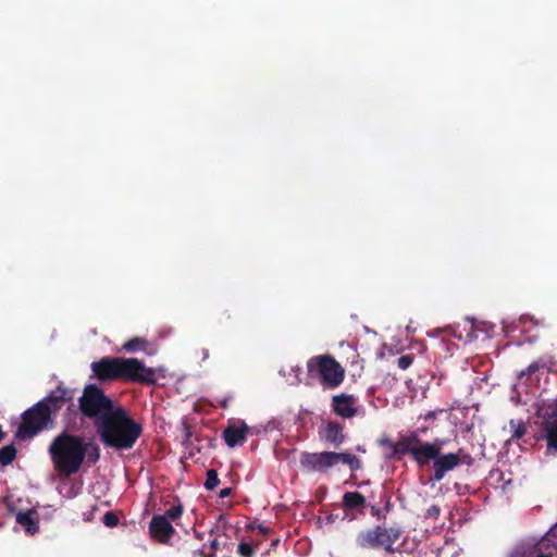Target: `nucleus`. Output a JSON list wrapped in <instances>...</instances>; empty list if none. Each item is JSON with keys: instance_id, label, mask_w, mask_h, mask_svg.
Returning <instances> with one entry per match:
<instances>
[{"instance_id": "f257e3e1", "label": "nucleus", "mask_w": 557, "mask_h": 557, "mask_svg": "<svg viewBox=\"0 0 557 557\" xmlns=\"http://www.w3.org/2000/svg\"><path fill=\"white\" fill-rule=\"evenodd\" d=\"M445 443L441 438L424 442L418 436L417 432L400 434L397 442H393L387 437L379 441L380 446L389 449V458L400 460L404 456L409 455L420 468L433 461L430 480L434 482L442 481L447 472L454 470L459 465H470L472 461L471 456L463 449H459L457 453L442 454L441 450Z\"/></svg>"}, {"instance_id": "f03ea898", "label": "nucleus", "mask_w": 557, "mask_h": 557, "mask_svg": "<svg viewBox=\"0 0 557 557\" xmlns=\"http://www.w3.org/2000/svg\"><path fill=\"white\" fill-rule=\"evenodd\" d=\"M95 377L100 382H124L154 385L157 382L156 370L147 368L137 358L102 357L90 364Z\"/></svg>"}, {"instance_id": "7ed1b4c3", "label": "nucleus", "mask_w": 557, "mask_h": 557, "mask_svg": "<svg viewBox=\"0 0 557 557\" xmlns=\"http://www.w3.org/2000/svg\"><path fill=\"white\" fill-rule=\"evenodd\" d=\"M96 432L104 446L123 450L133 448L143 434V426L120 405L97 424Z\"/></svg>"}, {"instance_id": "20e7f679", "label": "nucleus", "mask_w": 557, "mask_h": 557, "mask_svg": "<svg viewBox=\"0 0 557 557\" xmlns=\"http://www.w3.org/2000/svg\"><path fill=\"white\" fill-rule=\"evenodd\" d=\"M48 453L58 475L61 479H69L85 463V438L62 432L50 443Z\"/></svg>"}, {"instance_id": "39448f33", "label": "nucleus", "mask_w": 557, "mask_h": 557, "mask_svg": "<svg viewBox=\"0 0 557 557\" xmlns=\"http://www.w3.org/2000/svg\"><path fill=\"white\" fill-rule=\"evenodd\" d=\"M119 406L98 385L88 384L78 398L77 408L82 419L92 421L97 429V424L109 417Z\"/></svg>"}, {"instance_id": "423d86ee", "label": "nucleus", "mask_w": 557, "mask_h": 557, "mask_svg": "<svg viewBox=\"0 0 557 557\" xmlns=\"http://www.w3.org/2000/svg\"><path fill=\"white\" fill-rule=\"evenodd\" d=\"M403 530L398 525L386 527L377 524L371 529L361 530L356 534L355 544L363 550L382 549L388 555L397 552L395 543L400 539Z\"/></svg>"}, {"instance_id": "0eeeda50", "label": "nucleus", "mask_w": 557, "mask_h": 557, "mask_svg": "<svg viewBox=\"0 0 557 557\" xmlns=\"http://www.w3.org/2000/svg\"><path fill=\"white\" fill-rule=\"evenodd\" d=\"M339 462L347 465L352 472L361 469V460L350 453L302 451L299 457L301 468L311 472L324 473Z\"/></svg>"}, {"instance_id": "6e6552de", "label": "nucleus", "mask_w": 557, "mask_h": 557, "mask_svg": "<svg viewBox=\"0 0 557 557\" xmlns=\"http://www.w3.org/2000/svg\"><path fill=\"white\" fill-rule=\"evenodd\" d=\"M308 375L319 379L330 389L337 388L345 380V369L332 355L313 356L307 361Z\"/></svg>"}, {"instance_id": "1a4fd4ad", "label": "nucleus", "mask_w": 557, "mask_h": 557, "mask_svg": "<svg viewBox=\"0 0 557 557\" xmlns=\"http://www.w3.org/2000/svg\"><path fill=\"white\" fill-rule=\"evenodd\" d=\"M51 423L49 409L44 403L38 401L22 413V422L17 428L16 435L21 438L33 437Z\"/></svg>"}, {"instance_id": "9d476101", "label": "nucleus", "mask_w": 557, "mask_h": 557, "mask_svg": "<svg viewBox=\"0 0 557 557\" xmlns=\"http://www.w3.org/2000/svg\"><path fill=\"white\" fill-rule=\"evenodd\" d=\"M73 398L74 391L60 384L39 403H44L46 405V407L49 409V414L52 418V416H55L57 412L60 411L65 405H69L67 410H72L74 407Z\"/></svg>"}, {"instance_id": "9b49d317", "label": "nucleus", "mask_w": 557, "mask_h": 557, "mask_svg": "<svg viewBox=\"0 0 557 557\" xmlns=\"http://www.w3.org/2000/svg\"><path fill=\"white\" fill-rule=\"evenodd\" d=\"M358 398L355 395L341 393L331 399L332 411L343 418L351 419L358 414Z\"/></svg>"}, {"instance_id": "f8f14e48", "label": "nucleus", "mask_w": 557, "mask_h": 557, "mask_svg": "<svg viewBox=\"0 0 557 557\" xmlns=\"http://www.w3.org/2000/svg\"><path fill=\"white\" fill-rule=\"evenodd\" d=\"M175 530L165 516L154 515L149 522V533L152 539L159 543L166 544L170 542Z\"/></svg>"}, {"instance_id": "ddd939ff", "label": "nucleus", "mask_w": 557, "mask_h": 557, "mask_svg": "<svg viewBox=\"0 0 557 557\" xmlns=\"http://www.w3.org/2000/svg\"><path fill=\"white\" fill-rule=\"evenodd\" d=\"M249 434H252L251 428H249L244 421L238 423H228L223 430L222 436L228 447L242 446Z\"/></svg>"}, {"instance_id": "4468645a", "label": "nucleus", "mask_w": 557, "mask_h": 557, "mask_svg": "<svg viewBox=\"0 0 557 557\" xmlns=\"http://www.w3.org/2000/svg\"><path fill=\"white\" fill-rule=\"evenodd\" d=\"M322 441L338 448L345 442L344 426L337 421H329L319 429Z\"/></svg>"}, {"instance_id": "2eb2a0df", "label": "nucleus", "mask_w": 557, "mask_h": 557, "mask_svg": "<svg viewBox=\"0 0 557 557\" xmlns=\"http://www.w3.org/2000/svg\"><path fill=\"white\" fill-rule=\"evenodd\" d=\"M366 505V497L359 492H346L343 495V506L346 510L360 509Z\"/></svg>"}, {"instance_id": "dca6fc26", "label": "nucleus", "mask_w": 557, "mask_h": 557, "mask_svg": "<svg viewBox=\"0 0 557 557\" xmlns=\"http://www.w3.org/2000/svg\"><path fill=\"white\" fill-rule=\"evenodd\" d=\"M16 522L29 534H35L39 529L37 520L33 518V511L18 512L16 515Z\"/></svg>"}, {"instance_id": "f3484780", "label": "nucleus", "mask_w": 557, "mask_h": 557, "mask_svg": "<svg viewBox=\"0 0 557 557\" xmlns=\"http://www.w3.org/2000/svg\"><path fill=\"white\" fill-rule=\"evenodd\" d=\"M552 367L553 364L546 362L544 358H540L536 361H533L531 364H529V367L525 370L521 371L520 374L518 375V379L521 381L524 377H527L528 380L529 376L536 373L540 369L546 368L547 370H550Z\"/></svg>"}, {"instance_id": "a211bd4d", "label": "nucleus", "mask_w": 557, "mask_h": 557, "mask_svg": "<svg viewBox=\"0 0 557 557\" xmlns=\"http://www.w3.org/2000/svg\"><path fill=\"white\" fill-rule=\"evenodd\" d=\"M85 454L88 466L96 465L100 459V447L91 441L85 440Z\"/></svg>"}, {"instance_id": "6ab92c4d", "label": "nucleus", "mask_w": 557, "mask_h": 557, "mask_svg": "<svg viewBox=\"0 0 557 557\" xmlns=\"http://www.w3.org/2000/svg\"><path fill=\"white\" fill-rule=\"evenodd\" d=\"M17 454L14 444L7 445L0 449V465L7 467L13 462Z\"/></svg>"}, {"instance_id": "aec40b11", "label": "nucleus", "mask_w": 557, "mask_h": 557, "mask_svg": "<svg viewBox=\"0 0 557 557\" xmlns=\"http://www.w3.org/2000/svg\"><path fill=\"white\" fill-rule=\"evenodd\" d=\"M148 346V342L141 337H134L127 341L123 345V349L127 352H134L137 350H145Z\"/></svg>"}, {"instance_id": "412c9836", "label": "nucleus", "mask_w": 557, "mask_h": 557, "mask_svg": "<svg viewBox=\"0 0 557 557\" xmlns=\"http://www.w3.org/2000/svg\"><path fill=\"white\" fill-rule=\"evenodd\" d=\"M220 484V480L218 476V472L215 469H209L207 471V478L205 481V488L208 491H213Z\"/></svg>"}, {"instance_id": "4be33fe9", "label": "nucleus", "mask_w": 557, "mask_h": 557, "mask_svg": "<svg viewBox=\"0 0 557 557\" xmlns=\"http://www.w3.org/2000/svg\"><path fill=\"white\" fill-rule=\"evenodd\" d=\"M183 511H184V507L178 502L176 505H173L169 509H166L163 516H165L169 521L175 522L177 519L181 518V516L183 515Z\"/></svg>"}, {"instance_id": "5701e85b", "label": "nucleus", "mask_w": 557, "mask_h": 557, "mask_svg": "<svg viewBox=\"0 0 557 557\" xmlns=\"http://www.w3.org/2000/svg\"><path fill=\"white\" fill-rule=\"evenodd\" d=\"M509 423H510V428L512 430V438H521L525 434L527 426L522 420H518V421L510 420Z\"/></svg>"}, {"instance_id": "b1692460", "label": "nucleus", "mask_w": 557, "mask_h": 557, "mask_svg": "<svg viewBox=\"0 0 557 557\" xmlns=\"http://www.w3.org/2000/svg\"><path fill=\"white\" fill-rule=\"evenodd\" d=\"M237 553L242 557H253L256 554V548L252 544L240 542L238 544Z\"/></svg>"}, {"instance_id": "393cba45", "label": "nucleus", "mask_w": 557, "mask_h": 557, "mask_svg": "<svg viewBox=\"0 0 557 557\" xmlns=\"http://www.w3.org/2000/svg\"><path fill=\"white\" fill-rule=\"evenodd\" d=\"M534 550L530 546H517L508 557H533Z\"/></svg>"}, {"instance_id": "a878e982", "label": "nucleus", "mask_w": 557, "mask_h": 557, "mask_svg": "<svg viewBox=\"0 0 557 557\" xmlns=\"http://www.w3.org/2000/svg\"><path fill=\"white\" fill-rule=\"evenodd\" d=\"M102 522L109 528H114L119 524L120 519L114 512L109 511L104 513Z\"/></svg>"}, {"instance_id": "bb28decb", "label": "nucleus", "mask_w": 557, "mask_h": 557, "mask_svg": "<svg viewBox=\"0 0 557 557\" xmlns=\"http://www.w3.org/2000/svg\"><path fill=\"white\" fill-rule=\"evenodd\" d=\"M413 359V355H403L398 358L397 364L401 370H406L412 364Z\"/></svg>"}, {"instance_id": "cd10ccee", "label": "nucleus", "mask_w": 557, "mask_h": 557, "mask_svg": "<svg viewBox=\"0 0 557 557\" xmlns=\"http://www.w3.org/2000/svg\"><path fill=\"white\" fill-rule=\"evenodd\" d=\"M440 515H441V508H440V506H437V505H432V506H430V507L425 510V512H424V518H425V519H433V520H436V519H438Z\"/></svg>"}, {"instance_id": "c85d7f7f", "label": "nucleus", "mask_w": 557, "mask_h": 557, "mask_svg": "<svg viewBox=\"0 0 557 557\" xmlns=\"http://www.w3.org/2000/svg\"><path fill=\"white\" fill-rule=\"evenodd\" d=\"M231 320H232V314H231L230 310L225 309L220 313V317H219L220 323H227Z\"/></svg>"}, {"instance_id": "c756f323", "label": "nucleus", "mask_w": 557, "mask_h": 557, "mask_svg": "<svg viewBox=\"0 0 557 557\" xmlns=\"http://www.w3.org/2000/svg\"><path fill=\"white\" fill-rule=\"evenodd\" d=\"M370 512H371V516L375 517L377 520L385 518L384 516H382V510L375 505L371 506Z\"/></svg>"}, {"instance_id": "7c9ffc66", "label": "nucleus", "mask_w": 557, "mask_h": 557, "mask_svg": "<svg viewBox=\"0 0 557 557\" xmlns=\"http://www.w3.org/2000/svg\"><path fill=\"white\" fill-rule=\"evenodd\" d=\"M233 490L231 487H224L219 492L220 498H226L232 494Z\"/></svg>"}, {"instance_id": "2f4dec72", "label": "nucleus", "mask_w": 557, "mask_h": 557, "mask_svg": "<svg viewBox=\"0 0 557 557\" xmlns=\"http://www.w3.org/2000/svg\"><path fill=\"white\" fill-rule=\"evenodd\" d=\"M437 411L431 410L428 413L424 414V420H434L436 418Z\"/></svg>"}, {"instance_id": "473e14b6", "label": "nucleus", "mask_w": 557, "mask_h": 557, "mask_svg": "<svg viewBox=\"0 0 557 557\" xmlns=\"http://www.w3.org/2000/svg\"><path fill=\"white\" fill-rule=\"evenodd\" d=\"M257 529H258V531H259L260 533H262V534H264V535H265V534H268V533L270 532V529H269L268 527L263 525V524H258V525H257Z\"/></svg>"}, {"instance_id": "72a5a7b5", "label": "nucleus", "mask_w": 557, "mask_h": 557, "mask_svg": "<svg viewBox=\"0 0 557 557\" xmlns=\"http://www.w3.org/2000/svg\"><path fill=\"white\" fill-rule=\"evenodd\" d=\"M190 436H191V432H190V430L188 428H186L185 438L183 441V445H187L188 444Z\"/></svg>"}, {"instance_id": "f704fd0d", "label": "nucleus", "mask_w": 557, "mask_h": 557, "mask_svg": "<svg viewBox=\"0 0 557 557\" xmlns=\"http://www.w3.org/2000/svg\"><path fill=\"white\" fill-rule=\"evenodd\" d=\"M428 430H429V426L423 425V426L419 428L416 432H417L418 434H419V433H423V434H424V433H426V432H428Z\"/></svg>"}, {"instance_id": "c9c22d12", "label": "nucleus", "mask_w": 557, "mask_h": 557, "mask_svg": "<svg viewBox=\"0 0 557 557\" xmlns=\"http://www.w3.org/2000/svg\"><path fill=\"white\" fill-rule=\"evenodd\" d=\"M211 546H212V549L215 552L218 549V541L216 540H213L212 543H211Z\"/></svg>"}, {"instance_id": "e433bc0d", "label": "nucleus", "mask_w": 557, "mask_h": 557, "mask_svg": "<svg viewBox=\"0 0 557 557\" xmlns=\"http://www.w3.org/2000/svg\"><path fill=\"white\" fill-rule=\"evenodd\" d=\"M5 433L3 432L2 426L0 425V443L3 441Z\"/></svg>"}, {"instance_id": "4c0bfd02", "label": "nucleus", "mask_w": 557, "mask_h": 557, "mask_svg": "<svg viewBox=\"0 0 557 557\" xmlns=\"http://www.w3.org/2000/svg\"><path fill=\"white\" fill-rule=\"evenodd\" d=\"M534 557H553V556H552L550 554H548V555H547V554H542V553H540V554H537V555H536V556H534Z\"/></svg>"}, {"instance_id": "58836bf2", "label": "nucleus", "mask_w": 557, "mask_h": 557, "mask_svg": "<svg viewBox=\"0 0 557 557\" xmlns=\"http://www.w3.org/2000/svg\"><path fill=\"white\" fill-rule=\"evenodd\" d=\"M278 543H280V540H278V539H276V540L272 541L271 546H272V547H275Z\"/></svg>"}]
</instances>
